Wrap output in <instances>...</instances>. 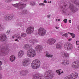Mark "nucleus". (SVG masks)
<instances>
[{"mask_svg":"<svg viewBox=\"0 0 79 79\" xmlns=\"http://www.w3.org/2000/svg\"><path fill=\"white\" fill-rule=\"evenodd\" d=\"M58 21H60V19H59L58 20Z\"/></svg>","mask_w":79,"mask_h":79,"instance_id":"56","label":"nucleus"},{"mask_svg":"<svg viewBox=\"0 0 79 79\" xmlns=\"http://www.w3.org/2000/svg\"><path fill=\"white\" fill-rule=\"evenodd\" d=\"M2 62L0 61V65H2Z\"/></svg>","mask_w":79,"mask_h":79,"instance_id":"50","label":"nucleus"},{"mask_svg":"<svg viewBox=\"0 0 79 79\" xmlns=\"http://www.w3.org/2000/svg\"><path fill=\"white\" fill-rule=\"evenodd\" d=\"M64 79H71V77H70V76H67L66 77H65Z\"/></svg>","mask_w":79,"mask_h":79,"instance_id":"36","label":"nucleus"},{"mask_svg":"<svg viewBox=\"0 0 79 79\" xmlns=\"http://www.w3.org/2000/svg\"><path fill=\"white\" fill-rule=\"evenodd\" d=\"M39 5L41 6H45V4L43 3H40L39 4Z\"/></svg>","mask_w":79,"mask_h":79,"instance_id":"42","label":"nucleus"},{"mask_svg":"<svg viewBox=\"0 0 79 79\" xmlns=\"http://www.w3.org/2000/svg\"><path fill=\"white\" fill-rule=\"evenodd\" d=\"M76 45H79V41H77L76 42Z\"/></svg>","mask_w":79,"mask_h":79,"instance_id":"44","label":"nucleus"},{"mask_svg":"<svg viewBox=\"0 0 79 79\" xmlns=\"http://www.w3.org/2000/svg\"><path fill=\"white\" fill-rule=\"evenodd\" d=\"M56 42V40L53 38H51L48 40L47 43L49 45H53Z\"/></svg>","mask_w":79,"mask_h":79,"instance_id":"13","label":"nucleus"},{"mask_svg":"<svg viewBox=\"0 0 79 79\" xmlns=\"http://www.w3.org/2000/svg\"><path fill=\"white\" fill-rule=\"evenodd\" d=\"M27 56L30 58H33L36 55V53L34 49L33 48L29 49L27 50Z\"/></svg>","mask_w":79,"mask_h":79,"instance_id":"4","label":"nucleus"},{"mask_svg":"<svg viewBox=\"0 0 79 79\" xmlns=\"http://www.w3.org/2000/svg\"><path fill=\"white\" fill-rule=\"evenodd\" d=\"M30 43H32V44H34V39H31L30 40Z\"/></svg>","mask_w":79,"mask_h":79,"instance_id":"38","label":"nucleus"},{"mask_svg":"<svg viewBox=\"0 0 79 79\" xmlns=\"http://www.w3.org/2000/svg\"><path fill=\"white\" fill-rule=\"evenodd\" d=\"M12 5L14 6H15L16 8L19 9V10H21V9L25 8L26 6V5L25 4H24L21 2H20L18 3L12 4Z\"/></svg>","mask_w":79,"mask_h":79,"instance_id":"5","label":"nucleus"},{"mask_svg":"<svg viewBox=\"0 0 79 79\" xmlns=\"http://www.w3.org/2000/svg\"><path fill=\"white\" fill-rule=\"evenodd\" d=\"M12 37H13V38H14L15 37H14V36H12Z\"/></svg>","mask_w":79,"mask_h":79,"instance_id":"59","label":"nucleus"},{"mask_svg":"<svg viewBox=\"0 0 79 79\" xmlns=\"http://www.w3.org/2000/svg\"><path fill=\"white\" fill-rule=\"evenodd\" d=\"M48 3H50V2L48 1Z\"/></svg>","mask_w":79,"mask_h":79,"instance_id":"57","label":"nucleus"},{"mask_svg":"<svg viewBox=\"0 0 79 79\" xmlns=\"http://www.w3.org/2000/svg\"><path fill=\"white\" fill-rule=\"evenodd\" d=\"M16 37L18 39H19V40H21L22 39V37L21 36L20 34H18L16 36Z\"/></svg>","mask_w":79,"mask_h":79,"instance_id":"29","label":"nucleus"},{"mask_svg":"<svg viewBox=\"0 0 79 79\" xmlns=\"http://www.w3.org/2000/svg\"><path fill=\"white\" fill-rule=\"evenodd\" d=\"M33 44H35V43L38 42V41H37V40L36 39H33Z\"/></svg>","mask_w":79,"mask_h":79,"instance_id":"37","label":"nucleus"},{"mask_svg":"<svg viewBox=\"0 0 79 79\" xmlns=\"http://www.w3.org/2000/svg\"><path fill=\"white\" fill-rule=\"evenodd\" d=\"M64 47L65 50H73V47L72 44L69 43H66L64 44Z\"/></svg>","mask_w":79,"mask_h":79,"instance_id":"7","label":"nucleus"},{"mask_svg":"<svg viewBox=\"0 0 79 79\" xmlns=\"http://www.w3.org/2000/svg\"><path fill=\"white\" fill-rule=\"evenodd\" d=\"M44 3H47V2L46 0H44Z\"/></svg>","mask_w":79,"mask_h":79,"instance_id":"47","label":"nucleus"},{"mask_svg":"<svg viewBox=\"0 0 79 79\" xmlns=\"http://www.w3.org/2000/svg\"><path fill=\"white\" fill-rule=\"evenodd\" d=\"M72 2L77 5H79V0H74Z\"/></svg>","mask_w":79,"mask_h":79,"instance_id":"27","label":"nucleus"},{"mask_svg":"<svg viewBox=\"0 0 79 79\" xmlns=\"http://www.w3.org/2000/svg\"><path fill=\"white\" fill-rule=\"evenodd\" d=\"M22 15L27 14V10H23L21 12Z\"/></svg>","mask_w":79,"mask_h":79,"instance_id":"26","label":"nucleus"},{"mask_svg":"<svg viewBox=\"0 0 79 79\" xmlns=\"http://www.w3.org/2000/svg\"><path fill=\"white\" fill-rule=\"evenodd\" d=\"M4 19L6 21H9L11 20L12 19H13V16L11 15L8 16L7 15H6L4 17Z\"/></svg>","mask_w":79,"mask_h":79,"instance_id":"19","label":"nucleus"},{"mask_svg":"<svg viewBox=\"0 0 79 79\" xmlns=\"http://www.w3.org/2000/svg\"><path fill=\"white\" fill-rule=\"evenodd\" d=\"M62 56L64 58H69V54L67 53H64Z\"/></svg>","mask_w":79,"mask_h":79,"instance_id":"23","label":"nucleus"},{"mask_svg":"<svg viewBox=\"0 0 79 79\" xmlns=\"http://www.w3.org/2000/svg\"><path fill=\"white\" fill-rule=\"evenodd\" d=\"M2 78V75L0 74V79H1Z\"/></svg>","mask_w":79,"mask_h":79,"instance_id":"46","label":"nucleus"},{"mask_svg":"<svg viewBox=\"0 0 79 79\" xmlns=\"http://www.w3.org/2000/svg\"><path fill=\"white\" fill-rule=\"evenodd\" d=\"M69 7L71 11L73 13H76V11H77L78 10L77 8L75 7L74 5L71 3H69Z\"/></svg>","mask_w":79,"mask_h":79,"instance_id":"8","label":"nucleus"},{"mask_svg":"<svg viewBox=\"0 0 79 79\" xmlns=\"http://www.w3.org/2000/svg\"><path fill=\"white\" fill-rule=\"evenodd\" d=\"M31 47V44H25L24 45L23 48L24 49L26 50H27V49H28L29 47Z\"/></svg>","mask_w":79,"mask_h":79,"instance_id":"24","label":"nucleus"},{"mask_svg":"<svg viewBox=\"0 0 79 79\" xmlns=\"http://www.w3.org/2000/svg\"><path fill=\"white\" fill-rule=\"evenodd\" d=\"M69 64V61L68 60H63L61 62L62 65L63 66H67Z\"/></svg>","mask_w":79,"mask_h":79,"instance_id":"14","label":"nucleus"},{"mask_svg":"<svg viewBox=\"0 0 79 79\" xmlns=\"http://www.w3.org/2000/svg\"><path fill=\"white\" fill-rule=\"evenodd\" d=\"M30 4L31 5V6H34V5H35V2L32 1L30 2Z\"/></svg>","mask_w":79,"mask_h":79,"instance_id":"33","label":"nucleus"},{"mask_svg":"<svg viewBox=\"0 0 79 79\" xmlns=\"http://www.w3.org/2000/svg\"><path fill=\"white\" fill-rule=\"evenodd\" d=\"M68 35L67 34V33H65L62 35V36H64V37H68Z\"/></svg>","mask_w":79,"mask_h":79,"instance_id":"35","label":"nucleus"},{"mask_svg":"<svg viewBox=\"0 0 79 79\" xmlns=\"http://www.w3.org/2000/svg\"><path fill=\"white\" fill-rule=\"evenodd\" d=\"M66 5H64V6H63L61 8H64V10H63V11L64 13H65L66 14H67L68 13V10H67L65 9V8L66 7Z\"/></svg>","mask_w":79,"mask_h":79,"instance_id":"22","label":"nucleus"},{"mask_svg":"<svg viewBox=\"0 0 79 79\" xmlns=\"http://www.w3.org/2000/svg\"><path fill=\"white\" fill-rule=\"evenodd\" d=\"M51 16V15H47L48 18H50V16Z\"/></svg>","mask_w":79,"mask_h":79,"instance_id":"45","label":"nucleus"},{"mask_svg":"<svg viewBox=\"0 0 79 79\" xmlns=\"http://www.w3.org/2000/svg\"><path fill=\"white\" fill-rule=\"evenodd\" d=\"M56 27V29H58V28H59L58 27Z\"/></svg>","mask_w":79,"mask_h":79,"instance_id":"54","label":"nucleus"},{"mask_svg":"<svg viewBox=\"0 0 79 79\" xmlns=\"http://www.w3.org/2000/svg\"><path fill=\"white\" fill-rule=\"evenodd\" d=\"M43 75L41 74H35L33 76L32 79H42Z\"/></svg>","mask_w":79,"mask_h":79,"instance_id":"11","label":"nucleus"},{"mask_svg":"<svg viewBox=\"0 0 79 79\" xmlns=\"http://www.w3.org/2000/svg\"><path fill=\"white\" fill-rule=\"evenodd\" d=\"M5 2L7 3H8L9 2H11L12 1V0H5Z\"/></svg>","mask_w":79,"mask_h":79,"instance_id":"39","label":"nucleus"},{"mask_svg":"<svg viewBox=\"0 0 79 79\" xmlns=\"http://www.w3.org/2000/svg\"><path fill=\"white\" fill-rule=\"evenodd\" d=\"M24 51L22 50H20L18 53V56L19 58H21L24 55Z\"/></svg>","mask_w":79,"mask_h":79,"instance_id":"20","label":"nucleus"},{"mask_svg":"<svg viewBox=\"0 0 79 79\" xmlns=\"http://www.w3.org/2000/svg\"><path fill=\"white\" fill-rule=\"evenodd\" d=\"M28 74H29V71L27 70H22L20 72V75L22 76H26Z\"/></svg>","mask_w":79,"mask_h":79,"instance_id":"12","label":"nucleus"},{"mask_svg":"<svg viewBox=\"0 0 79 79\" xmlns=\"http://www.w3.org/2000/svg\"><path fill=\"white\" fill-rule=\"evenodd\" d=\"M38 34L41 36H44L46 34V30L44 28L41 27L38 30Z\"/></svg>","mask_w":79,"mask_h":79,"instance_id":"6","label":"nucleus"},{"mask_svg":"<svg viewBox=\"0 0 79 79\" xmlns=\"http://www.w3.org/2000/svg\"><path fill=\"white\" fill-rule=\"evenodd\" d=\"M10 32V31L9 30H7L6 32V33H7L8 34Z\"/></svg>","mask_w":79,"mask_h":79,"instance_id":"43","label":"nucleus"},{"mask_svg":"<svg viewBox=\"0 0 79 79\" xmlns=\"http://www.w3.org/2000/svg\"><path fill=\"white\" fill-rule=\"evenodd\" d=\"M23 1L24 2H27V0H23Z\"/></svg>","mask_w":79,"mask_h":79,"instance_id":"53","label":"nucleus"},{"mask_svg":"<svg viewBox=\"0 0 79 79\" xmlns=\"http://www.w3.org/2000/svg\"><path fill=\"white\" fill-rule=\"evenodd\" d=\"M71 79H75L77 77L78 73H72L70 76Z\"/></svg>","mask_w":79,"mask_h":79,"instance_id":"15","label":"nucleus"},{"mask_svg":"<svg viewBox=\"0 0 79 79\" xmlns=\"http://www.w3.org/2000/svg\"><path fill=\"white\" fill-rule=\"evenodd\" d=\"M2 67L1 66V65H0V70H2Z\"/></svg>","mask_w":79,"mask_h":79,"instance_id":"52","label":"nucleus"},{"mask_svg":"<svg viewBox=\"0 0 79 79\" xmlns=\"http://www.w3.org/2000/svg\"><path fill=\"white\" fill-rule=\"evenodd\" d=\"M28 64V60L27 59L24 60L22 62V65L23 66H27Z\"/></svg>","mask_w":79,"mask_h":79,"instance_id":"18","label":"nucleus"},{"mask_svg":"<svg viewBox=\"0 0 79 79\" xmlns=\"http://www.w3.org/2000/svg\"><path fill=\"white\" fill-rule=\"evenodd\" d=\"M67 20H68V19H65L63 20V21L64 22V23H67Z\"/></svg>","mask_w":79,"mask_h":79,"instance_id":"41","label":"nucleus"},{"mask_svg":"<svg viewBox=\"0 0 79 79\" xmlns=\"http://www.w3.org/2000/svg\"><path fill=\"white\" fill-rule=\"evenodd\" d=\"M56 21H58V19H56Z\"/></svg>","mask_w":79,"mask_h":79,"instance_id":"58","label":"nucleus"},{"mask_svg":"<svg viewBox=\"0 0 79 79\" xmlns=\"http://www.w3.org/2000/svg\"><path fill=\"white\" fill-rule=\"evenodd\" d=\"M72 38H70L68 39V41H70L71 40H72Z\"/></svg>","mask_w":79,"mask_h":79,"instance_id":"48","label":"nucleus"},{"mask_svg":"<svg viewBox=\"0 0 79 79\" xmlns=\"http://www.w3.org/2000/svg\"><path fill=\"white\" fill-rule=\"evenodd\" d=\"M56 48L57 49H61L62 48L61 43H58L56 45Z\"/></svg>","mask_w":79,"mask_h":79,"instance_id":"21","label":"nucleus"},{"mask_svg":"<svg viewBox=\"0 0 79 79\" xmlns=\"http://www.w3.org/2000/svg\"><path fill=\"white\" fill-rule=\"evenodd\" d=\"M6 40V36L5 34H2L0 36V42H3Z\"/></svg>","mask_w":79,"mask_h":79,"instance_id":"16","label":"nucleus"},{"mask_svg":"<svg viewBox=\"0 0 79 79\" xmlns=\"http://www.w3.org/2000/svg\"><path fill=\"white\" fill-rule=\"evenodd\" d=\"M52 3V1H50L49 2V3Z\"/></svg>","mask_w":79,"mask_h":79,"instance_id":"55","label":"nucleus"},{"mask_svg":"<svg viewBox=\"0 0 79 79\" xmlns=\"http://www.w3.org/2000/svg\"><path fill=\"white\" fill-rule=\"evenodd\" d=\"M0 56H5L7 53L9 52L10 49L7 47V45L4 44L1 45L0 46Z\"/></svg>","mask_w":79,"mask_h":79,"instance_id":"1","label":"nucleus"},{"mask_svg":"<svg viewBox=\"0 0 79 79\" xmlns=\"http://www.w3.org/2000/svg\"><path fill=\"white\" fill-rule=\"evenodd\" d=\"M40 65V62L39 60L35 59L31 63V67L33 69H36L39 68Z\"/></svg>","mask_w":79,"mask_h":79,"instance_id":"3","label":"nucleus"},{"mask_svg":"<svg viewBox=\"0 0 79 79\" xmlns=\"http://www.w3.org/2000/svg\"><path fill=\"white\" fill-rule=\"evenodd\" d=\"M5 29V27L3 26H2V24L0 23V31H3Z\"/></svg>","mask_w":79,"mask_h":79,"instance_id":"31","label":"nucleus"},{"mask_svg":"<svg viewBox=\"0 0 79 79\" xmlns=\"http://www.w3.org/2000/svg\"><path fill=\"white\" fill-rule=\"evenodd\" d=\"M69 34L71 35L72 38H74L75 37V35L73 33H70Z\"/></svg>","mask_w":79,"mask_h":79,"instance_id":"34","label":"nucleus"},{"mask_svg":"<svg viewBox=\"0 0 79 79\" xmlns=\"http://www.w3.org/2000/svg\"><path fill=\"white\" fill-rule=\"evenodd\" d=\"M46 56L47 57H48V58L53 57V56L50 54L48 55V53H47L46 55Z\"/></svg>","mask_w":79,"mask_h":79,"instance_id":"30","label":"nucleus"},{"mask_svg":"<svg viewBox=\"0 0 79 79\" xmlns=\"http://www.w3.org/2000/svg\"><path fill=\"white\" fill-rule=\"evenodd\" d=\"M5 9H6V10H11V7L10 6H8Z\"/></svg>","mask_w":79,"mask_h":79,"instance_id":"40","label":"nucleus"},{"mask_svg":"<svg viewBox=\"0 0 79 79\" xmlns=\"http://www.w3.org/2000/svg\"><path fill=\"white\" fill-rule=\"evenodd\" d=\"M44 77L46 79H51L54 77L53 72L52 70H48L44 73Z\"/></svg>","mask_w":79,"mask_h":79,"instance_id":"2","label":"nucleus"},{"mask_svg":"<svg viewBox=\"0 0 79 79\" xmlns=\"http://www.w3.org/2000/svg\"><path fill=\"white\" fill-rule=\"evenodd\" d=\"M60 70H61V69L57 70L56 71V73H57L59 74L58 75H59V76H60V75H61V73H63V71H62L61 73L60 71Z\"/></svg>","mask_w":79,"mask_h":79,"instance_id":"28","label":"nucleus"},{"mask_svg":"<svg viewBox=\"0 0 79 79\" xmlns=\"http://www.w3.org/2000/svg\"><path fill=\"white\" fill-rule=\"evenodd\" d=\"M69 21L70 23H71V19L69 20Z\"/></svg>","mask_w":79,"mask_h":79,"instance_id":"51","label":"nucleus"},{"mask_svg":"<svg viewBox=\"0 0 79 79\" xmlns=\"http://www.w3.org/2000/svg\"><path fill=\"white\" fill-rule=\"evenodd\" d=\"M35 48L38 53H39V52H40L42 50V49H43V48L42 46L41 45H38Z\"/></svg>","mask_w":79,"mask_h":79,"instance_id":"17","label":"nucleus"},{"mask_svg":"<svg viewBox=\"0 0 79 79\" xmlns=\"http://www.w3.org/2000/svg\"><path fill=\"white\" fill-rule=\"evenodd\" d=\"M10 60L11 61H14L15 60V59H16V57H15V56H11L10 57Z\"/></svg>","mask_w":79,"mask_h":79,"instance_id":"25","label":"nucleus"},{"mask_svg":"<svg viewBox=\"0 0 79 79\" xmlns=\"http://www.w3.org/2000/svg\"><path fill=\"white\" fill-rule=\"evenodd\" d=\"M34 27H30L27 29V33L28 34H31L34 32Z\"/></svg>","mask_w":79,"mask_h":79,"instance_id":"9","label":"nucleus"},{"mask_svg":"<svg viewBox=\"0 0 79 79\" xmlns=\"http://www.w3.org/2000/svg\"><path fill=\"white\" fill-rule=\"evenodd\" d=\"M26 34L24 33H22L21 36L22 37H26Z\"/></svg>","mask_w":79,"mask_h":79,"instance_id":"32","label":"nucleus"},{"mask_svg":"<svg viewBox=\"0 0 79 79\" xmlns=\"http://www.w3.org/2000/svg\"><path fill=\"white\" fill-rule=\"evenodd\" d=\"M72 66L74 69H77L79 68V61H76L73 62L72 64Z\"/></svg>","mask_w":79,"mask_h":79,"instance_id":"10","label":"nucleus"},{"mask_svg":"<svg viewBox=\"0 0 79 79\" xmlns=\"http://www.w3.org/2000/svg\"><path fill=\"white\" fill-rule=\"evenodd\" d=\"M15 41H17V42H19V40L18 39L15 40Z\"/></svg>","mask_w":79,"mask_h":79,"instance_id":"49","label":"nucleus"}]
</instances>
